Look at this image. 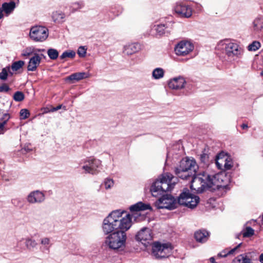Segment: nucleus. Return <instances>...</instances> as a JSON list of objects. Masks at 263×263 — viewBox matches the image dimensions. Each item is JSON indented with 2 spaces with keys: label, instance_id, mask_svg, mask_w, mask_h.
<instances>
[{
  "label": "nucleus",
  "instance_id": "f257e3e1",
  "mask_svg": "<svg viewBox=\"0 0 263 263\" xmlns=\"http://www.w3.org/2000/svg\"><path fill=\"white\" fill-rule=\"evenodd\" d=\"M129 210L132 214L124 210H117L112 211L105 217L102 224V230L105 235L117 231H127L132 227L133 222L142 220L144 217L139 212L146 210H152L150 204L139 202L131 205Z\"/></svg>",
  "mask_w": 263,
  "mask_h": 263
},
{
  "label": "nucleus",
  "instance_id": "f03ea898",
  "mask_svg": "<svg viewBox=\"0 0 263 263\" xmlns=\"http://www.w3.org/2000/svg\"><path fill=\"white\" fill-rule=\"evenodd\" d=\"M227 177L223 174L209 175L203 173L194 176L191 181V189L197 193H202L206 189L211 191L224 189L227 183L224 182Z\"/></svg>",
  "mask_w": 263,
  "mask_h": 263
},
{
  "label": "nucleus",
  "instance_id": "7ed1b4c3",
  "mask_svg": "<svg viewBox=\"0 0 263 263\" xmlns=\"http://www.w3.org/2000/svg\"><path fill=\"white\" fill-rule=\"evenodd\" d=\"M176 180L170 173L162 174L151 186V191L153 196L157 197L164 192L171 191L176 183Z\"/></svg>",
  "mask_w": 263,
  "mask_h": 263
},
{
  "label": "nucleus",
  "instance_id": "20e7f679",
  "mask_svg": "<svg viewBox=\"0 0 263 263\" xmlns=\"http://www.w3.org/2000/svg\"><path fill=\"white\" fill-rule=\"evenodd\" d=\"M217 48L225 54L230 62L240 59L243 53V49L237 44L229 40L220 41Z\"/></svg>",
  "mask_w": 263,
  "mask_h": 263
},
{
  "label": "nucleus",
  "instance_id": "39448f33",
  "mask_svg": "<svg viewBox=\"0 0 263 263\" xmlns=\"http://www.w3.org/2000/svg\"><path fill=\"white\" fill-rule=\"evenodd\" d=\"M198 168L194 160L185 158L180 161L179 166L175 168V172L178 177L187 179L188 177L195 175Z\"/></svg>",
  "mask_w": 263,
  "mask_h": 263
},
{
  "label": "nucleus",
  "instance_id": "423d86ee",
  "mask_svg": "<svg viewBox=\"0 0 263 263\" xmlns=\"http://www.w3.org/2000/svg\"><path fill=\"white\" fill-rule=\"evenodd\" d=\"M126 231H117L109 234L105 238V245L112 250H117L124 247L126 240Z\"/></svg>",
  "mask_w": 263,
  "mask_h": 263
},
{
  "label": "nucleus",
  "instance_id": "0eeeda50",
  "mask_svg": "<svg viewBox=\"0 0 263 263\" xmlns=\"http://www.w3.org/2000/svg\"><path fill=\"white\" fill-rule=\"evenodd\" d=\"M198 196L191 194L189 190L184 189L178 198V203L190 209L195 208L199 202Z\"/></svg>",
  "mask_w": 263,
  "mask_h": 263
},
{
  "label": "nucleus",
  "instance_id": "6e6552de",
  "mask_svg": "<svg viewBox=\"0 0 263 263\" xmlns=\"http://www.w3.org/2000/svg\"><path fill=\"white\" fill-rule=\"evenodd\" d=\"M173 247L170 243L155 242L153 246V255L156 258L168 257L172 253Z\"/></svg>",
  "mask_w": 263,
  "mask_h": 263
},
{
  "label": "nucleus",
  "instance_id": "1a4fd4ad",
  "mask_svg": "<svg viewBox=\"0 0 263 263\" xmlns=\"http://www.w3.org/2000/svg\"><path fill=\"white\" fill-rule=\"evenodd\" d=\"M29 36L34 42H43L48 36V30L47 28L41 26H33L30 28Z\"/></svg>",
  "mask_w": 263,
  "mask_h": 263
},
{
  "label": "nucleus",
  "instance_id": "9d476101",
  "mask_svg": "<svg viewBox=\"0 0 263 263\" xmlns=\"http://www.w3.org/2000/svg\"><path fill=\"white\" fill-rule=\"evenodd\" d=\"M178 202L171 195L166 194L162 196L155 203V205L157 209H166L173 210L177 207Z\"/></svg>",
  "mask_w": 263,
  "mask_h": 263
},
{
  "label": "nucleus",
  "instance_id": "9b49d317",
  "mask_svg": "<svg viewBox=\"0 0 263 263\" xmlns=\"http://www.w3.org/2000/svg\"><path fill=\"white\" fill-rule=\"evenodd\" d=\"M101 166L100 160L90 158L85 160L84 164L82 166V168L84 171L85 174L97 175L100 172L99 168Z\"/></svg>",
  "mask_w": 263,
  "mask_h": 263
},
{
  "label": "nucleus",
  "instance_id": "f8f14e48",
  "mask_svg": "<svg viewBox=\"0 0 263 263\" xmlns=\"http://www.w3.org/2000/svg\"><path fill=\"white\" fill-rule=\"evenodd\" d=\"M194 48L193 44L187 41H181L175 47V53L178 56H185L192 52Z\"/></svg>",
  "mask_w": 263,
  "mask_h": 263
},
{
  "label": "nucleus",
  "instance_id": "ddd939ff",
  "mask_svg": "<svg viewBox=\"0 0 263 263\" xmlns=\"http://www.w3.org/2000/svg\"><path fill=\"white\" fill-rule=\"evenodd\" d=\"M136 239L137 241L141 242L145 245L146 243H149L153 239L152 230L147 227L142 228L137 232Z\"/></svg>",
  "mask_w": 263,
  "mask_h": 263
},
{
  "label": "nucleus",
  "instance_id": "4468645a",
  "mask_svg": "<svg viewBox=\"0 0 263 263\" xmlns=\"http://www.w3.org/2000/svg\"><path fill=\"white\" fill-rule=\"evenodd\" d=\"M186 83L185 78L182 76H178L170 79L168 81V87L173 90H180L185 87Z\"/></svg>",
  "mask_w": 263,
  "mask_h": 263
},
{
  "label": "nucleus",
  "instance_id": "2eb2a0df",
  "mask_svg": "<svg viewBox=\"0 0 263 263\" xmlns=\"http://www.w3.org/2000/svg\"><path fill=\"white\" fill-rule=\"evenodd\" d=\"M27 202L30 204L41 203L45 200V196L42 192L36 190L31 192L26 198Z\"/></svg>",
  "mask_w": 263,
  "mask_h": 263
},
{
  "label": "nucleus",
  "instance_id": "dca6fc26",
  "mask_svg": "<svg viewBox=\"0 0 263 263\" xmlns=\"http://www.w3.org/2000/svg\"><path fill=\"white\" fill-rule=\"evenodd\" d=\"M175 11L181 16L186 18L190 17L193 12V10L190 6L183 4H177L175 7Z\"/></svg>",
  "mask_w": 263,
  "mask_h": 263
},
{
  "label": "nucleus",
  "instance_id": "f3484780",
  "mask_svg": "<svg viewBox=\"0 0 263 263\" xmlns=\"http://www.w3.org/2000/svg\"><path fill=\"white\" fill-rule=\"evenodd\" d=\"M140 50V45L138 43H129L124 46L123 53L127 55H130Z\"/></svg>",
  "mask_w": 263,
  "mask_h": 263
},
{
  "label": "nucleus",
  "instance_id": "a211bd4d",
  "mask_svg": "<svg viewBox=\"0 0 263 263\" xmlns=\"http://www.w3.org/2000/svg\"><path fill=\"white\" fill-rule=\"evenodd\" d=\"M172 28V25L171 23L166 24H159L154 25L152 29V34L153 35L161 36L164 34L165 29L168 28L169 27Z\"/></svg>",
  "mask_w": 263,
  "mask_h": 263
},
{
  "label": "nucleus",
  "instance_id": "6ab92c4d",
  "mask_svg": "<svg viewBox=\"0 0 263 263\" xmlns=\"http://www.w3.org/2000/svg\"><path fill=\"white\" fill-rule=\"evenodd\" d=\"M41 60V58L40 55L36 53L34 54V55L29 60L27 67L28 70L32 71L35 70L40 64Z\"/></svg>",
  "mask_w": 263,
  "mask_h": 263
},
{
  "label": "nucleus",
  "instance_id": "aec40b11",
  "mask_svg": "<svg viewBox=\"0 0 263 263\" xmlns=\"http://www.w3.org/2000/svg\"><path fill=\"white\" fill-rule=\"evenodd\" d=\"M232 263H253V261L249 256V253H245L234 258Z\"/></svg>",
  "mask_w": 263,
  "mask_h": 263
},
{
  "label": "nucleus",
  "instance_id": "412c9836",
  "mask_svg": "<svg viewBox=\"0 0 263 263\" xmlns=\"http://www.w3.org/2000/svg\"><path fill=\"white\" fill-rule=\"evenodd\" d=\"M228 155L224 154H219L216 157V164L217 167L221 170H223L224 165H226V161H227Z\"/></svg>",
  "mask_w": 263,
  "mask_h": 263
},
{
  "label": "nucleus",
  "instance_id": "4be33fe9",
  "mask_svg": "<svg viewBox=\"0 0 263 263\" xmlns=\"http://www.w3.org/2000/svg\"><path fill=\"white\" fill-rule=\"evenodd\" d=\"M195 238L200 242H205L209 237V233L205 230H200L197 231L195 233Z\"/></svg>",
  "mask_w": 263,
  "mask_h": 263
},
{
  "label": "nucleus",
  "instance_id": "5701e85b",
  "mask_svg": "<svg viewBox=\"0 0 263 263\" xmlns=\"http://www.w3.org/2000/svg\"><path fill=\"white\" fill-rule=\"evenodd\" d=\"M88 77V74L84 72H76L74 73L69 76H68L67 78V80L69 81H79L85 78H87Z\"/></svg>",
  "mask_w": 263,
  "mask_h": 263
},
{
  "label": "nucleus",
  "instance_id": "b1692460",
  "mask_svg": "<svg viewBox=\"0 0 263 263\" xmlns=\"http://www.w3.org/2000/svg\"><path fill=\"white\" fill-rule=\"evenodd\" d=\"M2 7L3 8V10H4L6 16H8L14 10L15 7V4L13 2L5 3L3 4Z\"/></svg>",
  "mask_w": 263,
  "mask_h": 263
},
{
  "label": "nucleus",
  "instance_id": "393cba45",
  "mask_svg": "<svg viewBox=\"0 0 263 263\" xmlns=\"http://www.w3.org/2000/svg\"><path fill=\"white\" fill-rule=\"evenodd\" d=\"M65 15L62 11H54L52 14V18L53 21L56 23H61L63 20L65 18Z\"/></svg>",
  "mask_w": 263,
  "mask_h": 263
},
{
  "label": "nucleus",
  "instance_id": "a878e982",
  "mask_svg": "<svg viewBox=\"0 0 263 263\" xmlns=\"http://www.w3.org/2000/svg\"><path fill=\"white\" fill-rule=\"evenodd\" d=\"M164 70L162 68H156L152 71V77L155 80H159L163 78Z\"/></svg>",
  "mask_w": 263,
  "mask_h": 263
},
{
  "label": "nucleus",
  "instance_id": "bb28decb",
  "mask_svg": "<svg viewBox=\"0 0 263 263\" xmlns=\"http://www.w3.org/2000/svg\"><path fill=\"white\" fill-rule=\"evenodd\" d=\"M40 244L46 250L49 251L50 248L52 246L51 239L49 237H43L40 239Z\"/></svg>",
  "mask_w": 263,
  "mask_h": 263
},
{
  "label": "nucleus",
  "instance_id": "cd10ccee",
  "mask_svg": "<svg viewBox=\"0 0 263 263\" xmlns=\"http://www.w3.org/2000/svg\"><path fill=\"white\" fill-rule=\"evenodd\" d=\"M254 29L260 30L263 28V17L261 16L257 17L253 22Z\"/></svg>",
  "mask_w": 263,
  "mask_h": 263
},
{
  "label": "nucleus",
  "instance_id": "c85d7f7f",
  "mask_svg": "<svg viewBox=\"0 0 263 263\" xmlns=\"http://www.w3.org/2000/svg\"><path fill=\"white\" fill-rule=\"evenodd\" d=\"M25 246L28 250H32L36 247L37 243L35 240L30 238H27L25 239Z\"/></svg>",
  "mask_w": 263,
  "mask_h": 263
},
{
  "label": "nucleus",
  "instance_id": "c756f323",
  "mask_svg": "<svg viewBox=\"0 0 263 263\" xmlns=\"http://www.w3.org/2000/svg\"><path fill=\"white\" fill-rule=\"evenodd\" d=\"M9 73L12 74V73L10 71V67H6L2 69L0 72V79L3 81H5L7 79Z\"/></svg>",
  "mask_w": 263,
  "mask_h": 263
},
{
  "label": "nucleus",
  "instance_id": "7c9ffc66",
  "mask_svg": "<svg viewBox=\"0 0 263 263\" xmlns=\"http://www.w3.org/2000/svg\"><path fill=\"white\" fill-rule=\"evenodd\" d=\"M242 234L244 237H249L254 234V230L250 227H247L241 231Z\"/></svg>",
  "mask_w": 263,
  "mask_h": 263
},
{
  "label": "nucleus",
  "instance_id": "2f4dec72",
  "mask_svg": "<svg viewBox=\"0 0 263 263\" xmlns=\"http://www.w3.org/2000/svg\"><path fill=\"white\" fill-rule=\"evenodd\" d=\"M241 244H242L241 243H240L239 244H238L236 247H235L233 249H232L231 250H229V251H228V252H227V253L226 254H223L222 253H223V252H221L218 254V255L219 256H220V257H227V256H228L229 255L234 254L237 251V250L240 248V247L241 246Z\"/></svg>",
  "mask_w": 263,
  "mask_h": 263
},
{
  "label": "nucleus",
  "instance_id": "473e14b6",
  "mask_svg": "<svg viewBox=\"0 0 263 263\" xmlns=\"http://www.w3.org/2000/svg\"><path fill=\"white\" fill-rule=\"evenodd\" d=\"M114 180L110 178H107L104 181V185L106 190L111 189L114 186Z\"/></svg>",
  "mask_w": 263,
  "mask_h": 263
},
{
  "label": "nucleus",
  "instance_id": "72a5a7b5",
  "mask_svg": "<svg viewBox=\"0 0 263 263\" xmlns=\"http://www.w3.org/2000/svg\"><path fill=\"white\" fill-rule=\"evenodd\" d=\"M76 55V53L72 50H67L64 52L60 56L61 59H64L66 58H73Z\"/></svg>",
  "mask_w": 263,
  "mask_h": 263
},
{
  "label": "nucleus",
  "instance_id": "f704fd0d",
  "mask_svg": "<svg viewBox=\"0 0 263 263\" xmlns=\"http://www.w3.org/2000/svg\"><path fill=\"white\" fill-rule=\"evenodd\" d=\"M47 54L49 57L52 60L57 59L59 55L58 51L56 49L52 48L48 50Z\"/></svg>",
  "mask_w": 263,
  "mask_h": 263
},
{
  "label": "nucleus",
  "instance_id": "c9c22d12",
  "mask_svg": "<svg viewBox=\"0 0 263 263\" xmlns=\"http://www.w3.org/2000/svg\"><path fill=\"white\" fill-rule=\"evenodd\" d=\"M84 6V4L82 2H77L73 3L71 4V8L72 12H74L78 10L83 8Z\"/></svg>",
  "mask_w": 263,
  "mask_h": 263
},
{
  "label": "nucleus",
  "instance_id": "e433bc0d",
  "mask_svg": "<svg viewBox=\"0 0 263 263\" xmlns=\"http://www.w3.org/2000/svg\"><path fill=\"white\" fill-rule=\"evenodd\" d=\"M260 47V44L258 41H254L248 46L249 51H256Z\"/></svg>",
  "mask_w": 263,
  "mask_h": 263
},
{
  "label": "nucleus",
  "instance_id": "4c0bfd02",
  "mask_svg": "<svg viewBox=\"0 0 263 263\" xmlns=\"http://www.w3.org/2000/svg\"><path fill=\"white\" fill-rule=\"evenodd\" d=\"M24 65V62L18 61L13 63L11 66V68L14 71H17L20 69Z\"/></svg>",
  "mask_w": 263,
  "mask_h": 263
},
{
  "label": "nucleus",
  "instance_id": "58836bf2",
  "mask_svg": "<svg viewBox=\"0 0 263 263\" xmlns=\"http://www.w3.org/2000/svg\"><path fill=\"white\" fill-rule=\"evenodd\" d=\"M13 99L15 101H22L24 99V95L21 91H16L13 95Z\"/></svg>",
  "mask_w": 263,
  "mask_h": 263
},
{
  "label": "nucleus",
  "instance_id": "ea45409f",
  "mask_svg": "<svg viewBox=\"0 0 263 263\" xmlns=\"http://www.w3.org/2000/svg\"><path fill=\"white\" fill-rule=\"evenodd\" d=\"M233 163L232 158L229 156L227 161H226V165L223 167V170H230L233 166Z\"/></svg>",
  "mask_w": 263,
  "mask_h": 263
},
{
  "label": "nucleus",
  "instance_id": "a19ab883",
  "mask_svg": "<svg viewBox=\"0 0 263 263\" xmlns=\"http://www.w3.org/2000/svg\"><path fill=\"white\" fill-rule=\"evenodd\" d=\"M20 114L21 118L22 119H26L27 118H28L29 115V112L26 109H22L21 110Z\"/></svg>",
  "mask_w": 263,
  "mask_h": 263
},
{
  "label": "nucleus",
  "instance_id": "79ce46f5",
  "mask_svg": "<svg viewBox=\"0 0 263 263\" xmlns=\"http://www.w3.org/2000/svg\"><path fill=\"white\" fill-rule=\"evenodd\" d=\"M78 54L80 57H84L86 54V49L83 46H81L78 48Z\"/></svg>",
  "mask_w": 263,
  "mask_h": 263
},
{
  "label": "nucleus",
  "instance_id": "37998d69",
  "mask_svg": "<svg viewBox=\"0 0 263 263\" xmlns=\"http://www.w3.org/2000/svg\"><path fill=\"white\" fill-rule=\"evenodd\" d=\"M33 52V49L31 48H27L23 51L22 53L24 57H28L31 55Z\"/></svg>",
  "mask_w": 263,
  "mask_h": 263
},
{
  "label": "nucleus",
  "instance_id": "c03bdc74",
  "mask_svg": "<svg viewBox=\"0 0 263 263\" xmlns=\"http://www.w3.org/2000/svg\"><path fill=\"white\" fill-rule=\"evenodd\" d=\"M9 89L10 88L9 86L6 84H3L0 86V92H7L9 90Z\"/></svg>",
  "mask_w": 263,
  "mask_h": 263
},
{
  "label": "nucleus",
  "instance_id": "a18cd8bd",
  "mask_svg": "<svg viewBox=\"0 0 263 263\" xmlns=\"http://www.w3.org/2000/svg\"><path fill=\"white\" fill-rule=\"evenodd\" d=\"M10 119V115L8 114H4L3 117L1 119L2 122H5V124Z\"/></svg>",
  "mask_w": 263,
  "mask_h": 263
},
{
  "label": "nucleus",
  "instance_id": "49530a36",
  "mask_svg": "<svg viewBox=\"0 0 263 263\" xmlns=\"http://www.w3.org/2000/svg\"><path fill=\"white\" fill-rule=\"evenodd\" d=\"M5 125V122H1L0 123V134L4 133Z\"/></svg>",
  "mask_w": 263,
  "mask_h": 263
},
{
  "label": "nucleus",
  "instance_id": "de8ad7c7",
  "mask_svg": "<svg viewBox=\"0 0 263 263\" xmlns=\"http://www.w3.org/2000/svg\"><path fill=\"white\" fill-rule=\"evenodd\" d=\"M4 16H6L4 13V10L2 7H0V20L2 19Z\"/></svg>",
  "mask_w": 263,
  "mask_h": 263
},
{
  "label": "nucleus",
  "instance_id": "09e8293b",
  "mask_svg": "<svg viewBox=\"0 0 263 263\" xmlns=\"http://www.w3.org/2000/svg\"><path fill=\"white\" fill-rule=\"evenodd\" d=\"M61 107H62V105H58L56 107H53L52 108H51L50 111H52V112H54V111H55L61 109Z\"/></svg>",
  "mask_w": 263,
  "mask_h": 263
},
{
  "label": "nucleus",
  "instance_id": "8fccbe9b",
  "mask_svg": "<svg viewBox=\"0 0 263 263\" xmlns=\"http://www.w3.org/2000/svg\"><path fill=\"white\" fill-rule=\"evenodd\" d=\"M258 259L260 263H263V253L259 255Z\"/></svg>",
  "mask_w": 263,
  "mask_h": 263
},
{
  "label": "nucleus",
  "instance_id": "3c124183",
  "mask_svg": "<svg viewBox=\"0 0 263 263\" xmlns=\"http://www.w3.org/2000/svg\"><path fill=\"white\" fill-rule=\"evenodd\" d=\"M241 127L243 129H246V128H247L248 127V125L246 124H243L242 125H241Z\"/></svg>",
  "mask_w": 263,
  "mask_h": 263
},
{
  "label": "nucleus",
  "instance_id": "603ef678",
  "mask_svg": "<svg viewBox=\"0 0 263 263\" xmlns=\"http://www.w3.org/2000/svg\"><path fill=\"white\" fill-rule=\"evenodd\" d=\"M210 261H211V262H212V263L216 262L215 261V259H214V257H211V258H210Z\"/></svg>",
  "mask_w": 263,
  "mask_h": 263
},
{
  "label": "nucleus",
  "instance_id": "864d4df0",
  "mask_svg": "<svg viewBox=\"0 0 263 263\" xmlns=\"http://www.w3.org/2000/svg\"><path fill=\"white\" fill-rule=\"evenodd\" d=\"M228 251H229V249H228L224 250L223 251H222V252H223L222 254H226L227 253Z\"/></svg>",
  "mask_w": 263,
  "mask_h": 263
},
{
  "label": "nucleus",
  "instance_id": "5fc2aeb1",
  "mask_svg": "<svg viewBox=\"0 0 263 263\" xmlns=\"http://www.w3.org/2000/svg\"><path fill=\"white\" fill-rule=\"evenodd\" d=\"M44 49H39L38 51H44Z\"/></svg>",
  "mask_w": 263,
  "mask_h": 263
},
{
  "label": "nucleus",
  "instance_id": "6e6d98bb",
  "mask_svg": "<svg viewBox=\"0 0 263 263\" xmlns=\"http://www.w3.org/2000/svg\"><path fill=\"white\" fill-rule=\"evenodd\" d=\"M214 263H217V262H214Z\"/></svg>",
  "mask_w": 263,
  "mask_h": 263
}]
</instances>
